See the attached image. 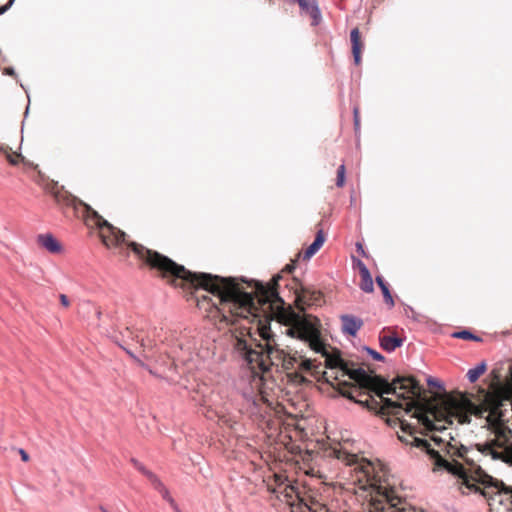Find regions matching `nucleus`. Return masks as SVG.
Instances as JSON below:
<instances>
[{
    "label": "nucleus",
    "instance_id": "obj_55",
    "mask_svg": "<svg viewBox=\"0 0 512 512\" xmlns=\"http://www.w3.org/2000/svg\"><path fill=\"white\" fill-rule=\"evenodd\" d=\"M373 402H374V404H375L376 406H378V401L373 400Z\"/></svg>",
    "mask_w": 512,
    "mask_h": 512
},
{
    "label": "nucleus",
    "instance_id": "obj_39",
    "mask_svg": "<svg viewBox=\"0 0 512 512\" xmlns=\"http://www.w3.org/2000/svg\"><path fill=\"white\" fill-rule=\"evenodd\" d=\"M59 300L61 302V304L64 306V307H69L70 306V300L68 299V297L65 295V294H60L59 295Z\"/></svg>",
    "mask_w": 512,
    "mask_h": 512
},
{
    "label": "nucleus",
    "instance_id": "obj_5",
    "mask_svg": "<svg viewBox=\"0 0 512 512\" xmlns=\"http://www.w3.org/2000/svg\"><path fill=\"white\" fill-rule=\"evenodd\" d=\"M312 433V425L306 417L294 415L290 411V470L303 471L307 475H314V452L309 449L307 441Z\"/></svg>",
    "mask_w": 512,
    "mask_h": 512
},
{
    "label": "nucleus",
    "instance_id": "obj_40",
    "mask_svg": "<svg viewBox=\"0 0 512 512\" xmlns=\"http://www.w3.org/2000/svg\"><path fill=\"white\" fill-rule=\"evenodd\" d=\"M340 394H341L343 397H345V398H347V399H349V400H351V401H353V402H354V400H357V399L354 397V395L352 394V392H350V391H347V390H340Z\"/></svg>",
    "mask_w": 512,
    "mask_h": 512
},
{
    "label": "nucleus",
    "instance_id": "obj_45",
    "mask_svg": "<svg viewBox=\"0 0 512 512\" xmlns=\"http://www.w3.org/2000/svg\"><path fill=\"white\" fill-rule=\"evenodd\" d=\"M413 408H414V404L412 402L408 403L406 408H405V413L406 414L410 413Z\"/></svg>",
    "mask_w": 512,
    "mask_h": 512
},
{
    "label": "nucleus",
    "instance_id": "obj_34",
    "mask_svg": "<svg viewBox=\"0 0 512 512\" xmlns=\"http://www.w3.org/2000/svg\"><path fill=\"white\" fill-rule=\"evenodd\" d=\"M356 265L359 269V272H360V275H364V273H369V269L367 268V266L365 265V263L363 261H361L360 259L357 260L356 262Z\"/></svg>",
    "mask_w": 512,
    "mask_h": 512
},
{
    "label": "nucleus",
    "instance_id": "obj_44",
    "mask_svg": "<svg viewBox=\"0 0 512 512\" xmlns=\"http://www.w3.org/2000/svg\"><path fill=\"white\" fill-rule=\"evenodd\" d=\"M356 247H357V251H358L359 253H361L363 256H365V255H366V254H365V251H364V249H363V246H362V244H361V243H357V244H356Z\"/></svg>",
    "mask_w": 512,
    "mask_h": 512
},
{
    "label": "nucleus",
    "instance_id": "obj_13",
    "mask_svg": "<svg viewBox=\"0 0 512 512\" xmlns=\"http://www.w3.org/2000/svg\"><path fill=\"white\" fill-rule=\"evenodd\" d=\"M351 53L353 56V63L359 66L362 62V52L364 43L362 41L361 32L359 28L355 27L350 31Z\"/></svg>",
    "mask_w": 512,
    "mask_h": 512
},
{
    "label": "nucleus",
    "instance_id": "obj_21",
    "mask_svg": "<svg viewBox=\"0 0 512 512\" xmlns=\"http://www.w3.org/2000/svg\"><path fill=\"white\" fill-rule=\"evenodd\" d=\"M151 485L154 487V489H156L161 495L162 497L169 502V504L172 506V507H175L176 508V503H175V500L171 497L168 489L166 488V486L163 484V482L158 478V476L156 474H154L150 479H149Z\"/></svg>",
    "mask_w": 512,
    "mask_h": 512
},
{
    "label": "nucleus",
    "instance_id": "obj_9",
    "mask_svg": "<svg viewBox=\"0 0 512 512\" xmlns=\"http://www.w3.org/2000/svg\"><path fill=\"white\" fill-rule=\"evenodd\" d=\"M449 453H451L453 456H457V457H460L462 459H464V461L470 466L468 469H466L464 466V470H465V476L466 477H459L460 479L463 480V483L467 486V488H469L470 490H472L474 487H475V484L476 483V480L473 479L471 477V475H474V471H475V468L476 467H479L478 465H476L470 458L467 457V452H468V448L464 445H460V447H455L453 446L451 443H449Z\"/></svg>",
    "mask_w": 512,
    "mask_h": 512
},
{
    "label": "nucleus",
    "instance_id": "obj_32",
    "mask_svg": "<svg viewBox=\"0 0 512 512\" xmlns=\"http://www.w3.org/2000/svg\"><path fill=\"white\" fill-rule=\"evenodd\" d=\"M345 183V165L341 164L337 171L336 186L342 187Z\"/></svg>",
    "mask_w": 512,
    "mask_h": 512
},
{
    "label": "nucleus",
    "instance_id": "obj_52",
    "mask_svg": "<svg viewBox=\"0 0 512 512\" xmlns=\"http://www.w3.org/2000/svg\"><path fill=\"white\" fill-rule=\"evenodd\" d=\"M289 360H290V365H292V361H295V358H293V357H291V356H290V357H289Z\"/></svg>",
    "mask_w": 512,
    "mask_h": 512
},
{
    "label": "nucleus",
    "instance_id": "obj_8",
    "mask_svg": "<svg viewBox=\"0 0 512 512\" xmlns=\"http://www.w3.org/2000/svg\"><path fill=\"white\" fill-rule=\"evenodd\" d=\"M288 476L273 475V482L268 483V490L273 494L270 498L271 505L277 510H283L288 505Z\"/></svg>",
    "mask_w": 512,
    "mask_h": 512
},
{
    "label": "nucleus",
    "instance_id": "obj_3",
    "mask_svg": "<svg viewBox=\"0 0 512 512\" xmlns=\"http://www.w3.org/2000/svg\"><path fill=\"white\" fill-rule=\"evenodd\" d=\"M344 461L354 467L357 480L363 483L364 490L369 491V512H414L392 487L376 476L370 461L353 454L347 455Z\"/></svg>",
    "mask_w": 512,
    "mask_h": 512
},
{
    "label": "nucleus",
    "instance_id": "obj_56",
    "mask_svg": "<svg viewBox=\"0 0 512 512\" xmlns=\"http://www.w3.org/2000/svg\"><path fill=\"white\" fill-rule=\"evenodd\" d=\"M284 2H287L288 0H283ZM270 2H272V0H270Z\"/></svg>",
    "mask_w": 512,
    "mask_h": 512
},
{
    "label": "nucleus",
    "instance_id": "obj_53",
    "mask_svg": "<svg viewBox=\"0 0 512 512\" xmlns=\"http://www.w3.org/2000/svg\"><path fill=\"white\" fill-rule=\"evenodd\" d=\"M137 362L141 365V366H144V363L141 362L140 360L137 359Z\"/></svg>",
    "mask_w": 512,
    "mask_h": 512
},
{
    "label": "nucleus",
    "instance_id": "obj_17",
    "mask_svg": "<svg viewBox=\"0 0 512 512\" xmlns=\"http://www.w3.org/2000/svg\"><path fill=\"white\" fill-rule=\"evenodd\" d=\"M379 341L381 348L388 353L395 351L404 343V339L397 336L396 334L381 336L379 338Z\"/></svg>",
    "mask_w": 512,
    "mask_h": 512
},
{
    "label": "nucleus",
    "instance_id": "obj_27",
    "mask_svg": "<svg viewBox=\"0 0 512 512\" xmlns=\"http://www.w3.org/2000/svg\"><path fill=\"white\" fill-rule=\"evenodd\" d=\"M379 397L382 400L384 408L389 409L391 412L397 414L398 410L402 409V404H400L396 401H393L390 398L384 397V395L379 396Z\"/></svg>",
    "mask_w": 512,
    "mask_h": 512
},
{
    "label": "nucleus",
    "instance_id": "obj_19",
    "mask_svg": "<svg viewBox=\"0 0 512 512\" xmlns=\"http://www.w3.org/2000/svg\"><path fill=\"white\" fill-rule=\"evenodd\" d=\"M477 450L484 454V455H490L493 460H497L500 458V452H498L495 447H503V443L499 442L498 440L494 439L491 442H486L483 444H477L476 445Z\"/></svg>",
    "mask_w": 512,
    "mask_h": 512
},
{
    "label": "nucleus",
    "instance_id": "obj_25",
    "mask_svg": "<svg viewBox=\"0 0 512 512\" xmlns=\"http://www.w3.org/2000/svg\"><path fill=\"white\" fill-rule=\"evenodd\" d=\"M451 336L453 338L469 340V341H475V342L482 341L481 337L475 335L472 331H470L468 329H463V330H460V331H455V332L452 333Z\"/></svg>",
    "mask_w": 512,
    "mask_h": 512
},
{
    "label": "nucleus",
    "instance_id": "obj_28",
    "mask_svg": "<svg viewBox=\"0 0 512 512\" xmlns=\"http://www.w3.org/2000/svg\"><path fill=\"white\" fill-rule=\"evenodd\" d=\"M502 448H504V451L500 452V458L498 460L512 466V443L507 445L503 444Z\"/></svg>",
    "mask_w": 512,
    "mask_h": 512
},
{
    "label": "nucleus",
    "instance_id": "obj_36",
    "mask_svg": "<svg viewBox=\"0 0 512 512\" xmlns=\"http://www.w3.org/2000/svg\"><path fill=\"white\" fill-rule=\"evenodd\" d=\"M15 0H8V2L0 6V15L6 13L14 4Z\"/></svg>",
    "mask_w": 512,
    "mask_h": 512
},
{
    "label": "nucleus",
    "instance_id": "obj_49",
    "mask_svg": "<svg viewBox=\"0 0 512 512\" xmlns=\"http://www.w3.org/2000/svg\"><path fill=\"white\" fill-rule=\"evenodd\" d=\"M445 421H446V423H447L448 425H452V424H453V420H452L451 416L446 417V418H445Z\"/></svg>",
    "mask_w": 512,
    "mask_h": 512
},
{
    "label": "nucleus",
    "instance_id": "obj_30",
    "mask_svg": "<svg viewBox=\"0 0 512 512\" xmlns=\"http://www.w3.org/2000/svg\"><path fill=\"white\" fill-rule=\"evenodd\" d=\"M353 121L355 134L358 135L360 133V116L359 107L357 105H353Z\"/></svg>",
    "mask_w": 512,
    "mask_h": 512
},
{
    "label": "nucleus",
    "instance_id": "obj_26",
    "mask_svg": "<svg viewBox=\"0 0 512 512\" xmlns=\"http://www.w3.org/2000/svg\"><path fill=\"white\" fill-rule=\"evenodd\" d=\"M360 288L366 293H372L374 291L373 278L370 272L361 275Z\"/></svg>",
    "mask_w": 512,
    "mask_h": 512
},
{
    "label": "nucleus",
    "instance_id": "obj_18",
    "mask_svg": "<svg viewBox=\"0 0 512 512\" xmlns=\"http://www.w3.org/2000/svg\"><path fill=\"white\" fill-rule=\"evenodd\" d=\"M79 207L83 208V214L87 222H92L98 229L102 226V222H107L96 210L89 204L82 201Z\"/></svg>",
    "mask_w": 512,
    "mask_h": 512
},
{
    "label": "nucleus",
    "instance_id": "obj_22",
    "mask_svg": "<svg viewBox=\"0 0 512 512\" xmlns=\"http://www.w3.org/2000/svg\"><path fill=\"white\" fill-rule=\"evenodd\" d=\"M375 281L383 294L385 303L388 305L390 309L393 308L395 306V302L390 292L388 283L381 275H377L375 277Z\"/></svg>",
    "mask_w": 512,
    "mask_h": 512
},
{
    "label": "nucleus",
    "instance_id": "obj_16",
    "mask_svg": "<svg viewBox=\"0 0 512 512\" xmlns=\"http://www.w3.org/2000/svg\"><path fill=\"white\" fill-rule=\"evenodd\" d=\"M290 512H311V508L300 499L298 491L290 481Z\"/></svg>",
    "mask_w": 512,
    "mask_h": 512
},
{
    "label": "nucleus",
    "instance_id": "obj_29",
    "mask_svg": "<svg viewBox=\"0 0 512 512\" xmlns=\"http://www.w3.org/2000/svg\"><path fill=\"white\" fill-rule=\"evenodd\" d=\"M131 463L134 465V467L139 471L141 472L144 476L147 477V479L149 480L153 475L154 473L150 470H148L144 465H142L138 460L132 458L131 459Z\"/></svg>",
    "mask_w": 512,
    "mask_h": 512
},
{
    "label": "nucleus",
    "instance_id": "obj_41",
    "mask_svg": "<svg viewBox=\"0 0 512 512\" xmlns=\"http://www.w3.org/2000/svg\"><path fill=\"white\" fill-rule=\"evenodd\" d=\"M355 403L361 405L364 408H367L369 410L375 409V407L370 406V402L368 400L362 401V400H354Z\"/></svg>",
    "mask_w": 512,
    "mask_h": 512
},
{
    "label": "nucleus",
    "instance_id": "obj_37",
    "mask_svg": "<svg viewBox=\"0 0 512 512\" xmlns=\"http://www.w3.org/2000/svg\"><path fill=\"white\" fill-rule=\"evenodd\" d=\"M427 384L429 386H433V387H437V388H443V384L440 381H438V380H436V379H434L432 377H429L427 379Z\"/></svg>",
    "mask_w": 512,
    "mask_h": 512
},
{
    "label": "nucleus",
    "instance_id": "obj_4",
    "mask_svg": "<svg viewBox=\"0 0 512 512\" xmlns=\"http://www.w3.org/2000/svg\"><path fill=\"white\" fill-rule=\"evenodd\" d=\"M355 381L361 388L367 389L377 396L393 394L401 399H407L405 394L418 397L421 394V385L413 376L397 375L391 382L380 375H371L365 369L351 368L347 364L344 374Z\"/></svg>",
    "mask_w": 512,
    "mask_h": 512
},
{
    "label": "nucleus",
    "instance_id": "obj_54",
    "mask_svg": "<svg viewBox=\"0 0 512 512\" xmlns=\"http://www.w3.org/2000/svg\"><path fill=\"white\" fill-rule=\"evenodd\" d=\"M289 380H290V382L293 380V377H292V374H291V373H290Z\"/></svg>",
    "mask_w": 512,
    "mask_h": 512
},
{
    "label": "nucleus",
    "instance_id": "obj_46",
    "mask_svg": "<svg viewBox=\"0 0 512 512\" xmlns=\"http://www.w3.org/2000/svg\"><path fill=\"white\" fill-rule=\"evenodd\" d=\"M398 439H399L401 442L405 443V444H409V443H410V441H409V439H408L407 437H404V436L398 435Z\"/></svg>",
    "mask_w": 512,
    "mask_h": 512
},
{
    "label": "nucleus",
    "instance_id": "obj_47",
    "mask_svg": "<svg viewBox=\"0 0 512 512\" xmlns=\"http://www.w3.org/2000/svg\"><path fill=\"white\" fill-rule=\"evenodd\" d=\"M431 439L436 443V444H440L443 440L442 438L438 437V436H432Z\"/></svg>",
    "mask_w": 512,
    "mask_h": 512
},
{
    "label": "nucleus",
    "instance_id": "obj_48",
    "mask_svg": "<svg viewBox=\"0 0 512 512\" xmlns=\"http://www.w3.org/2000/svg\"><path fill=\"white\" fill-rule=\"evenodd\" d=\"M95 313H96L97 318L100 319V317L102 315V311H101L100 307H95Z\"/></svg>",
    "mask_w": 512,
    "mask_h": 512
},
{
    "label": "nucleus",
    "instance_id": "obj_11",
    "mask_svg": "<svg viewBox=\"0 0 512 512\" xmlns=\"http://www.w3.org/2000/svg\"><path fill=\"white\" fill-rule=\"evenodd\" d=\"M298 4L300 14L311 18V25L318 26L322 21V13L317 0H290Z\"/></svg>",
    "mask_w": 512,
    "mask_h": 512
},
{
    "label": "nucleus",
    "instance_id": "obj_6",
    "mask_svg": "<svg viewBox=\"0 0 512 512\" xmlns=\"http://www.w3.org/2000/svg\"><path fill=\"white\" fill-rule=\"evenodd\" d=\"M471 477L484 486L482 490L476 486L472 490L481 492L488 499L491 509L512 512V487H507L501 480L488 475L481 467H476Z\"/></svg>",
    "mask_w": 512,
    "mask_h": 512
},
{
    "label": "nucleus",
    "instance_id": "obj_2",
    "mask_svg": "<svg viewBox=\"0 0 512 512\" xmlns=\"http://www.w3.org/2000/svg\"><path fill=\"white\" fill-rule=\"evenodd\" d=\"M295 299L290 303V338H296L309 344V347L325 358V365L329 369H340L342 375L347 369L348 362L344 360L338 350L330 352L321 337L320 320L309 313L307 307L313 304V292L303 286L300 279L290 277V294Z\"/></svg>",
    "mask_w": 512,
    "mask_h": 512
},
{
    "label": "nucleus",
    "instance_id": "obj_7",
    "mask_svg": "<svg viewBox=\"0 0 512 512\" xmlns=\"http://www.w3.org/2000/svg\"><path fill=\"white\" fill-rule=\"evenodd\" d=\"M401 431L403 433H407L409 436L412 437V440L410 441V445L420 448L423 451L426 452L433 460L434 464L438 468H443L452 475H455L457 477H466L465 476V470L463 468V464H461L458 461H452L449 462L448 460L444 459L440 453L433 449L430 445V443L426 439L419 438L415 436V434L418 432L417 429L410 423H408L405 420L401 421Z\"/></svg>",
    "mask_w": 512,
    "mask_h": 512
},
{
    "label": "nucleus",
    "instance_id": "obj_33",
    "mask_svg": "<svg viewBox=\"0 0 512 512\" xmlns=\"http://www.w3.org/2000/svg\"><path fill=\"white\" fill-rule=\"evenodd\" d=\"M136 341L140 344L141 347L145 349H151L153 347V340L149 339V338H139V335H136Z\"/></svg>",
    "mask_w": 512,
    "mask_h": 512
},
{
    "label": "nucleus",
    "instance_id": "obj_51",
    "mask_svg": "<svg viewBox=\"0 0 512 512\" xmlns=\"http://www.w3.org/2000/svg\"><path fill=\"white\" fill-rule=\"evenodd\" d=\"M7 73H14L13 68H8V69H7Z\"/></svg>",
    "mask_w": 512,
    "mask_h": 512
},
{
    "label": "nucleus",
    "instance_id": "obj_15",
    "mask_svg": "<svg viewBox=\"0 0 512 512\" xmlns=\"http://www.w3.org/2000/svg\"><path fill=\"white\" fill-rule=\"evenodd\" d=\"M37 243L53 254L61 253L63 250L61 243L49 233L38 235Z\"/></svg>",
    "mask_w": 512,
    "mask_h": 512
},
{
    "label": "nucleus",
    "instance_id": "obj_10",
    "mask_svg": "<svg viewBox=\"0 0 512 512\" xmlns=\"http://www.w3.org/2000/svg\"><path fill=\"white\" fill-rule=\"evenodd\" d=\"M326 240V235L323 229H319L316 233L314 241L306 248V250L297 254L296 259H290V275L294 272L298 260L301 258L304 261L311 259L323 246Z\"/></svg>",
    "mask_w": 512,
    "mask_h": 512
},
{
    "label": "nucleus",
    "instance_id": "obj_38",
    "mask_svg": "<svg viewBox=\"0 0 512 512\" xmlns=\"http://www.w3.org/2000/svg\"><path fill=\"white\" fill-rule=\"evenodd\" d=\"M458 420L460 424H469L471 422V418L467 414L459 415Z\"/></svg>",
    "mask_w": 512,
    "mask_h": 512
},
{
    "label": "nucleus",
    "instance_id": "obj_35",
    "mask_svg": "<svg viewBox=\"0 0 512 512\" xmlns=\"http://www.w3.org/2000/svg\"><path fill=\"white\" fill-rule=\"evenodd\" d=\"M15 0H8V2L0 6V15L6 13L14 4Z\"/></svg>",
    "mask_w": 512,
    "mask_h": 512
},
{
    "label": "nucleus",
    "instance_id": "obj_1",
    "mask_svg": "<svg viewBox=\"0 0 512 512\" xmlns=\"http://www.w3.org/2000/svg\"><path fill=\"white\" fill-rule=\"evenodd\" d=\"M99 234L107 248H116L126 243L140 260L158 271L169 285L183 290L202 288L215 295L217 302L211 304L221 322L235 324L244 319L255 323L256 332L265 344L253 338L251 328L241 327L238 334L234 335L235 349L244 357L254 374L267 371L274 364V358H281L280 352L274 349L276 343L270 329V322L274 319L288 326V310L278 292L281 274L264 285L256 280L191 272L155 250L133 241L126 242V233L108 221L102 222Z\"/></svg>",
    "mask_w": 512,
    "mask_h": 512
},
{
    "label": "nucleus",
    "instance_id": "obj_42",
    "mask_svg": "<svg viewBox=\"0 0 512 512\" xmlns=\"http://www.w3.org/2000/svg\"><path fill=\"white\" fill-rule=\"evenodd\" d=\"M211 298L208 297V296H203L201 299H198L197 301V305L200 306L202 303H207V304H210L211 302Z\"/></svg>",
    "mask_w": 512,
    "mask_h": 512
},
{
    "label": "nucleus",
    "instance_id": "obj_12",
    "mask_svg": "<svg viewBox=\"0 0 512 512\" xmlns=\"http://www.w3.org/2000/svg\"><path fill=\"white\" fill-rule=\"evenodd\" d=\"M52 195L55 202L63 207L77 209L79 205L82 204V200L66 191L63 187H55L52 191Z\"/></svg>",
    "mask_w": 512,
    "mask_h": 512
},
{
    "label": "nucleus",
    "instance_id": "obj_23",
    "mask_svg": "<svg viewBox=\"0 0 512 512\" xmlns=\"http://www.w3.org/2000/svg\"><path fill=\"white\" fill-rule=\"evenodd\" d=\"M0 151L11 165H18L23 160V156L20 153L12 151L8 146H0Z\"/></svg>",
    "mask_w": 512,
    "mask_h": 512
},
{
    "label": "nucleus",
    "instance_id": "obj_14",
    "mask_svg": "<svg viewBox=\"0 0 512 512\" xmlns=\"http://www.w3.org/2000/svg\"><path fill=\"white\" fill-rule=\"evenodd\" d=\"M342 322V333L349 336H356L363 325V320L357 316L344 314L340 317Z\"/></svg>",
    "mask_w": 512,
    "mask_h": 512
},
{
    "label": "nucleus",
    "instance_id": "obj_20",
    "mask_svg": "<svg viewBox=\"0 0 512 512\" xmlns=\"http://www.w3.org/2000/svg\"><path fill=\"white\" fill-rule=\"evenodd\" d=\"M412 417L416 418L419 423L424 427L425 431L431 432V431H438L443 432L446 427L440 426L434 423L429 416L424 412H415Z\"/></svg>",
    "mask_w": 512,
    "mask_h": 512
},
{
    "label": "nucleus",
    "instance_id": "obj_24",
    "mask_svg": "<svg viewBox=\"0 0 512 512\" xmlns=\"http://www.w3.org/2000/svg\"><path fill=\"white\" fill-rule=\"evenodd\" d=\"M487 365L484 361L477 364L475 367L468 370L466 376L469 382H476L479 377L486 371Z\"/></svg>",
    "mask_w": 512,
    "mask_h": 512
},
{
    "label": "nucleus",
    "instance_id": "obj_31",
    "mask_svg": "<svg viewBox=\"0 0 512 512\" xmlns=\"http://www.w3.org/2000/svg\"><path fill=\"white\" fill-rule=\"evenodd\" d=\"M363 350L367 352L369 356H371L372 359L376 361H384L385 357L379 353L378 351L370 348L369 346H363Z\"/></svg>",
    "mask_w": 512,
    "mask_h": 512
},
{
    "label": "nucleus",
    "instance_id": "obj_50",
    "mask_svg": "<svg viewBox=\"0 0 512 512\" xmlns=\"http://www.w3.org/2000/svg\"><path fill=\"white\" fill-rule=\"evenodd\" d=\"M287 271H288V264L284 266V268L281 270V273H284Z\"/></svg>",
    "mask_w": 512,
    "mask_h": 512
},
{
    "label": "nucleus",
    "instance_id": "obj_43",
    "mask_svg": "<svg viewBox=\"0 0 512 512\" xmlns=\"http://www.w3.org/2000/svg\"><path fill=\"white\" fill-rule=\"evenodd\" d=\"M19 454H20V456H21V459H22L24 462L29 461V455H28V453H27L25 450H23V449H19Z\"/></svg>",
    "mask_w": 512,
    "mask_h": 512
}]
</instances>
